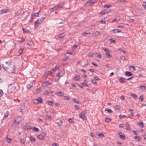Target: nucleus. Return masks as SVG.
Listing matches in <instances>:
<instances>
[{"instance_id": "7c9ffc66", "label": "nucleus", "mask_w": 146, "mask_h": 146, "mask_svg": "<svg viewBox=\"0 0 146 146\" xmlns=\"http://www.w3.org/2000/svg\"><path fill=\"white\" fill-rule=\"evenodd\" d=\"M21 12L18 11L15 13V15L16 16H19L21 14Z\"/></svg>"}, {"instance_id": "7ed1b4c3", "label": "nucleus", "mask_w": 146, "mask_h": 146, "mask_svg": "<svg viewBox=\"0 0 146 146\" xmlns=\"http://www.w3.org/2000/svg\"><path fill=\"white\" fill-rule=\"evenodd\" d=\"M64 73V72H63V71L62 70L60 73L57 74L55 78V81L57 82L59 81L60 77L62 76Z\"/></svg>"}, {"instance_id": "338daca9", "label": "nucleus", "mask_w": 146, "mask_h": 146, "mask_svg": "<svg viewBox=\"0 0 146 146\" xmlns=\"http://www.w3.org/2000/svg\"><path fill=\"white\" fill-rule=\"evenodd\" d=\"M68 121L69 123H73V121L71 118H69L68 120Z\"/></svg>"}, {"instance_id": "3c124183", "label": "nucleus", "mask_w": 146, "mask_h": 146, "mask_svg": "<svg viewBox=\"0 0 146 146\" xmlns=\"http://www.w3.org/2000/svg\"><path fill=\"white\" fill-rule=\"evenodd\" d=\"M92 83L94 84H96V80L94 79H93L91 80Z\"/></svg>"}, {"instance_id": "2f4dec72", "label": "nucleus", "mask_w": 146, "mask_h": 146, "mask_svg": "<svg viewBox=\"0 0 146 146\" xmlns=\"http://www.w3.org/2000/svg\"><path fill=\"white\" fill-rule=\"evenodd\" d=\"M62 121L60 120L57 123V124L59 126H61L62 125Z\"/></svg>"}, {"instance_id": "de8ad7c7", "label": "nucleus", "mask_w": 146, "mask_h": 146, "mask_svg": "<svg viewBox=\"0 0 146 146\" xmlns=\"http://www.w3.org/2000/svg\"><path fill=\"white\" fill-rule=\"evenodd\" d=\"M82 85L85 86H88V85L87 83H82Z\"/></svg>"}, {"instance_id": "39448f33", "label": "nucleus", "mask_w": 146, "mask_h": 146, "mask_svg": "<svg viewBox=\"0 0 146 146\" xmlns=\"http://www.w3.org/2000/svg\"><path fill=\"white\" fill-rule=\"evenodd\" d=\"M86 113V112L85 111H84L81 112L79 114L80 117L83 120H84L86 118L85 115Z\"/></svg>"}, {"instance_id": "69168bd1", "label": "nucleus", "mask_w": 146, "mask_h": 146, "mask_svg": "<svg viewBox=\"0 0 146 146\" xmlns=\"http://www.w3.org/2000/svg\"><path fill=\"white\" fill-rule=\"evenodd\" d=\"M26 128L28 129H31V126H29V125H28V126H27Z\"/></svg>"}, {"instance_id": "680f3d73", "label": "nucleus", "mask_w": 146, "mask_h": 146, "mask_svg": "<svg viewBox=\"0 0 146 146\" xmlns=\"http://www.w3.org/2000/svg\"><path fill=\"white\" fill-rule=\"evenodd\" d=\"M118 20L117 19H113L112 21H111V22L112 23V22H115V21L118 22Z\"/></svg>"}, {"instance_id": "5fc2aeb1", "label": "nucleus", "mask_w": 146, "mask_h": 146, "mask_svg": "<svg viewBox=\"0 0 146 146\" xmlns=\"http://www.w3.org/2000/svg\"><path fill=\"white\" fill-rule=\"evenodd\" d=\"M105 55L106 56H107L108 57L111 56L110 54L108 53V52L106 53L105 54Z\"/></svg>"}, {"instance_id": "6ab92c4d", "label": "nucleus", "mask_w": 146, "mask_h": 146, "mask_svg": "<svg viewBox=\"0 0 146 146\" xmlns=\"http://www.w3.org/2000/svg\"><path fill=\"white\" fill-rule=\"evenodd\" d=\"M33 86V84L31 82L27 84V87L28 89H30Z\"/></svg>"}, {"instance_id": "f257e3e1", "label": "nucleus", "mask_w": 146, "mask_h": 146, "mask_svg": "<svg viewBox=\"0 0 146 146\" xmlns=\"http://www.w3.org/2000/svg\"><path fill=\"white\" fill-rule=\"evenodd\" d=\"M64 4V2H62L61 3L58 4L56 6H54L53 7L50 9L49 10V11L50 13L54 11V10H56L59 8H60L62 7V6Z\"/></svg>"}, {"instance_id": "49530a36", "label": "nucleus", "mask_w": 146, "mask_h": 146, "mask_svg": "<svg viewBox=\"0 0 146 146\" xmlns=\"http://www.w3.org/2000/svg\"><path fill=\"white\" fill-rule=\"evenodd\" d=\"M120 108V106L119 105H117L115 106V108L117 110H119Z\"/></svg>"}, {"instance_id": "9b49d317", "label": "nucleus", "mask_w": 146, "mask_h": 146, "mask_svg": "<svg viewBox=\"0 0 146 146\" xmlns=\"http://www.w3.org/2000/svg\"><path fill=\"white\" fill-rule=\"evenodd\" d=\"M125 76H131L132 75V74L129 71H126L125 73Z\"/></svg>"}, {"instance_id": "aec40b11", "label": "nucleus", "mask_w": 146, "mask_h": 146, "mask_svg": "<svg viewBox=\"0 0 146 146\" xmlns=\"http://www.w3.org/2000/svg\"><path fill=\"white\" fill-rule=\"evenodd\" d=\"M112 31H113L114 33H118L121 32V31L119 30H117V29H114L112 30Z\"/></svg>"}, {"instance_id": "e2e57ef3", "label": "nucleus", "mask_w": 146, "mask_h": 146, "mask_svg": "<svg viewBox=\"0 0 146 146\" xmlns=\"http://www.w3.org/2000/svg\"><path fill=\"white\" fill-rule=\"evenodd\" d=\"M64 98H65L64 99L66 100H68L70 99L69 97L67 96H64Z\"/></svg>"}, {"instance_id": "4468645a", "label": "nucleus", "mask_w": 146, "mask_h": 146, "mask_svg": "<svg viewBox=\"0 0 146 146\" xmlns=\"http://www.w3.org/2000/svg\"><path fill=\"white\" fill-rule=\"evenodd\" d=\"M25 109V104H23L22 105H21V107L20 108V112L22 111L23 110Z\"/></svg>"}, {"instance_id": "dca6fc26", "label": "nucleus", "mask_w": 146, "mask_h": 146, "mask_svg": "<svg viewBox=\"0 0 146 146\" xmlns=\"http://www.w3.org/2000/svg\"><path fill=\"white\" fill-rule=\"evenodd\" d=\"M40 11V10H39L38 12H37V13H34V14H33L32 15V16L31 17V18L32 19H33V16L38 17V15H39V12Z\"/></svg>"}, {"instance_id": "ddd939ff", "label": "nucleus", "mask_w": 146, "mask_h": 146, "mask_svg": "<svg viewBox=\"0 0 146 146\" xmlns=\"http://www.w3.org/2000/svg\"><path fill=\"white\" fill-rule=\"evenodd\" d=\"M57 95L58 96H63L64 95V94L63 92H57Z\"/></svg>"}, {"instance_id": "58836bf2", "label": "nucleus", "mask_w": 146, "mask_h": 146, "mask_svg": "<svg viewBox=\"0 0 146 146\" xmlns=\"http://www.w3.org/2000/svg\"><path fill=\"white\" fill-rule=\"evenodd\" d=\"M109 40L111 43H114L115 42L114 40L112 38L110 39Z\"/></svg>"}, {"instance_id": "c756f323", "label": "nucleus", "mask_w": 146, "mask_h": 146, "mask_svg": "<svg viewBox=\"0 0 146 146\" xmlns=\"http://www.w3.org/2000/svg\"><path fill=\"white\" fill-rule=\"evenodd\" d=\"M30 138L31 139V142H33L35 141V139L32 136L30 137Z\"/></svg>"}, {"instance_id": "f03ea898", "label": "nucleus", "mask_w": 146, "mask_h": 146, "mask_svg": "<svg viewBox=\"0 0 146 146\" xmlns=\"http://www.w3.org/2000/svg\"><path fill=\"white\" fill-rule=\"evenodd\" d=\"M11 64V62L9 61L5 62L4 64H3L2 65V66L5 70H7L10 68Z\"/></svg>"}, {"instance_id": "412c9836", "label": "nucleus", "mask_w": 146, "mask_h": 146, "mask_svg": "<svg viewBox=\"0 0 146 146\" xmlns=\"http://www.w3.org/2000/svg\"><path fill=\"white\" fill-rule=\"evenodd\" d=\"M65 34L64 33H63L59 35V38L60 39H62L65 36Z\"/></svg>"}, {"instance_id": "4be33fe9", "label": "nucleus", "mask_w": 146, "mask_h": 146, "mask_svg": "<svg viewBox=\"0 0 146 146\" xmlns=\"http://www.w3.org/2000/svg\"><path fill=\"white\" fill-rule=\"evenodd\" d=\"M131 96L133 97L135 99H137L138 98L137 96L135 94L131 93Z\"/></svg>"}, {"instance_id": "052dcab7", "label": "nucleus", "mask_w": 146, "mask_h": 146, "mask_svg": "<svg viewBox=\"0 0 146 146\" xmlns=\"http://www.w3.org/2000/svg\"><path fill=\"white\" fill-rule=\"evenodd\" d=\"M21 142L23 143L24 145L25 144V141L23 139H21Z\"/></svg>"}, {"instance_id": "cd10ccee", "label": "nucleus", "mask_w": 146, "mask_h": 146, "mask_svg": "<svg viewBox=\"0 0 146 146\" xmlns=\"http://www.w3.org/2000/svg\"><path fill=\"white\" fill-rule=\"evenodd\" d=\"M105 111H107L109 113H112L113 112L110 109H107L106 108L105 109Z\"/></svg>"}, {"instance_id": "c03bdc74", "label": "nucleus", "mask_w": 146, "mask_h": 146, "mask_svg": "<svg viewBox=\"0 0 146 146\" xmlns=\"http://www.w3.org/2000/svg\"><path fill=\"white\" fill-rule=\"evenodd\" d=\"M104 8H108L110 7H111V5H107L106 4L104 6Z\"/></svg>"}, {"instance_id": "f3484780", "label": "nucleus", "mask_w": 146, "mask_h": 146, "mask_svg": "<svg viewBox=\"0 0 146 146\" xmlns=\"http://www.w3.org/2000/svg\"><path fill=\"white\" fill-rule=\"evenodd\" d=\"M22 30L23 31V33H30V31L28 29H25L24 28H22Z\"/></svg>"}, {"instance_id": "0eeeda50", "label": "nucleus", "mask_w": 146, "mask_h": 146, "mask_svg": "<svg viewBox=\"0 0 146 146\" xmlns=\"http://www.w3.org/2000/svg\"><path fill=\"white\" fill-rule=\"evenodd\" d=\"M118 135H119L120 138L123 140H124L125 139V135L123 133L122 134L121 133H119L118 134Z\"/></svg>"}, {"instance_id": "c85d7f7f", "label": "nucleus", "mask_w": 146, "mask_h": 146, "mask_svg": "<svg viewBox=\"0 0 146 146\" xmlns=\"http://www.w3.org/2000/svg\"><path fill=\"white\" fill-rule=\"evenodd\" d=\"M138 123L139 125H141L142 127H144V124L142 121H139Z\"/></svg>"}, {"instance_id": "864d4df0", "label": "nucleus", "mask_w": 146, "mask_h": 146, "mask_svg": "<svg viewBox=\"0 0 146 146\" xmlns=\"http://www.w3.org/2000/svg\"><path fill=\"white\" fill-rule=\"evenodd\" d=\"M73 100L75 102H76L78 104H79V101H76V99L75 98H73Z\"/></svg>"}, {"instance_id": "a878e982", "label": "nucleus", "mask_w": 146, "mask_h": 146, "mask_svg": "<svg viewBox=\"0 0 146 146\" xmlns=\"http://www.w3.org/2000/svg\"><path fill=\"white\" fill-rule=\"evenodd\" d=\"M111 118H106L105 119V121L107 123H109L111 121Z\"/></svg>"}, {"instance_id": "13d9d810", "label": "nucleus", "mask_w": 146, "mask_h": 146, "mask_svg": "<svg viewBox=\"0 0 146 146\" xmlns=\"http://www.w3.org/2000/svg\"><path fill=\"white\" fill-rule=\"evenodd\" d=\"M133 133L134 135H137L138 134V133H137V131H136L135 130H133Z\"/></svg>"}, {"instance_id": "ea45409f", "label": "nucleus", "mask_w": 146, "mask_h": 146, "mask_svg": "<svg viewBox=\"0 0 146 146\" xmlns=\"http://www.w3.org/2000/svg\"><path fill=\"white\" fill-rule=\"evenodd\" d=\"M98 135L99 137H104V134H103V133H99L98 134Z\"/></svg>"}, {"instance_id": "473e14b6", "label": "nucleus", "mask_w": 146, "mask_h": 146, "mask_svg": "<svg viewBox=\"0 0 146 146\" xmlns=\"http://www.w3.org/2000/svg\"><path fill=\"white\" fill-rule=\"evenodd\" d=\"M134 139H138L137 141H139L141 139V137H140L139 136H136L134 137Z\"/></svg>"}, {"instance_id": "a19ab883", "label": "nucleus", "mask_w": 146, "mask_h": 146, "mask_svg": "<svg viewBox=\"0 0 146 146\" xmlns=\"http://www.w3.org/2000/svg\"><path fill=\"white\" fill-rule=\"evenodd\" d=\"M80 79V77L79 76H75L74 77V79L75 80H78Z\"/></svg>"}, {"instance_id": "72a5a7b5", "label": "nucleus", "mask_w": 146, "mask_h": 146, "mask_svg": "<svg viewBox=\"0 0 146 146\" xmlns=\"http://www.w3.org/2000/svg\"><path fill=\"white\" fill-rule=\"evenodd\" d=\"M33 130L35 131L36 132H38L39 131V130L38 128L35 127H34V128L32 129Z\"/></svg>"}, {"instance_id": "393cba45", "label": "nucleus", "mask_w": 146, "mask_h": 146, "mask_svg": "<svg viewBox=\"0 0 146 146\" xmlns=\"http://www.w3.org/2000/svg\"><path fill=\"white\" fill-rule=\"evenodd\" d=\"M20 121V120H18L17 119H15L14 120V121L13 122V123L14 124H15L16 123H17V125H18L19 124Z\"/></svg>"}, {"instance_id": "c9c22d12", "label": "nucleus", "mask_w": 146, "mask_h": 146, "mask_svg": "<svg viewBox=\"0 0 146 146\" xmlns=\"http://www.w3.org/2000/svg\"><path fill=\"white\" fill-rule=\"evenodd\" d=\"M90 34V32H84L82 34V35L83 36H86V35L89 34Z\"/></svg>"}, {"instance_id": "79ce46f5", "label": "nucleus", "mask_w": 146, "mask_h": 146, "mask_svg": "<svg viewBox=\"0 0 146 146\" xmlns=\"http://www.w3.org/2000/svg\"><path fill=\"white\" fill-rule=\"evenodd\" d=\"M119 117L120 118H123V117H126V116L125 115H123L122 114H121L119 115Z\"/></svg>"}, {"instance_id": "6e6d98bb", "label": "nucleus", "mask_w": 146, "mask_h": 146, "mask_svg": "<svg viewBox=\"0 0 146 146\" xmlns=\"http://www.w3.org/2000/svg\"><path fill=\"white\" fill-rule=\"evenodd\" d=\"M103 50H104L105 52H110V51H109L108 50H109L108 49H107V48H103Z\"/></svg>"}, {"instance_id": "f704fd0d", "label": "nucleus", "mask_w": 146, "mask_h": 146, "mask_svg": "<svg viewBox=\"0 0 146 146\" xmlns=\"http://www.w3.org/2000/svg\"><path fill=\"white\" fill-rule=\"evenodd\" d=\"M144 99L143 95H141L139 97V100L141 102L143 101Z\"/></svg>"}, {"instance_id": "a211bd4d", "label": "nucleus", "mask_w": 146, "mask_h": 146, "mask_svg": "<svg viewBox=\"0 0 146 146\" xmlns=\"http://www.w3.org/2000/svg\"><path fill=\"white\" fill-rule=\"evenodd\" d=\"M108 12H109L107 10H104L100 13L99 14L104 15L106 13H108Z\"/></svg>"}, {"instance_id": "20e7f679", "label": "nucleus", "mask_w": 146, "mask_h": 146, "mask_svg": "<svg viewBox=\"0 0 146 146\" xmlns=\"http://www.w3.org/2000/svg\"><path fill=\"white\" fill-rule=\"evenodd\" d=\"M45 17H42L39 19L37 20L35 22V27L36 28H37L38 25L41 23L42 21L44 20Z\"/></svg>"}, {"instance_id": "0e129e2a", "label": "nucleus", "mask_w": 146, "mask_h": 146, "mask_svg": "<svg viewBox=\"0 0 146 146\" xmlns=\"http://www.w3.org/2000/svg\"><path fill=\"white\" fill-rule=\"evenodd\" d=\"M48 76V74L46 73H45L43 75V77L46 78Z\"/></svg>"}, {"instance_id": "b1692460", "label": "nucleus", "mask_w": 146, "mask_h": 146, "mask_svg": "<svg viewBox=\"0 0 146 146\" xmlns=\"http://www.w3.org/2000/svg\"><path fill=\"white\" fill-rule=\"evenodd\" d=\"M123 79V77H120L119 78V81L120 83H123L124 82H126Z\"/></svg>"}, {"instance_id": "9d476101", "label": "nucleus", "mask_w": 146, "mask_h": 146, "mask_svg": "<svg viewBox=\"0 0 146 146\" xmlns=\"http://www.w3.org/2000/svg\"><path fill=\"white\" fill-rule=\"evenodd\" d=\"M9 12L8 9H4L0 11V14H2L3 13H6Z\"/></svg>"}, {"instance_id": "bb28decb", "label": "nucleus", "mask_w": 146, "mask_h": 146, "mask_svg": "<svg viewBox=\"0 0 146 146\" xmlns=\"http://www.w3.org/2000/svg\"><path fill=\"white\" fill-rule=\"evenodd\" d=\"M23 49H24V48H20V49H19V54H21L22 53Z\"/></svg>"}, {"instance_id": "774afa93", "label": "nucleus", "mask_w": 146, "mask_h": 146, "mask_svg": "<svg viewBox=\"0 0 146 146\" xmlns=\"http://www.w3.org/2000/svg\"><path fill=\"white\" fill-rule=\"evenodd\" d=\"M42 135H43V136H44V137L46 135V133L45 132H42Z\"/></svg>"}, {"instance_id": "bf43d9fd", "label": "nucleus", "mask_w": 146, "mask_h": 146, "mask_svg": "<svg viewBox=\"0 0 146 146\" xmlns=\"http://www.w3.org/2000/svg\"><path fill=\"white\" fill-rule=\"evenodd\" d=\"M143 7H144L145 8V7H146V2H143Z\"/></svg>"}, {"instance_id": "423d86ee", "label": "nucleus", "mask_w": 146, "mask_h": 146, "mask_svg": "<svg viewBox=\"0 0 146 146\" xmlns=\"http://www.w3.org/2000/svg\"><path fill=\"white\" fill-rule=\"evenodd\" d=\"M97 0H90L88 2H87L85 5L86 6L91 5L92 4H93L97 1Z\"/></svg>"}, {"instance_id": "4d7b16f0", "label": "nucleus", "mask_w": 146, "mask_h": 146, "mask_svg": "<svg viewBox=\"0 0 146 146\" xmlns=\"http://www.w3.org/2000/svg\"><path fill=\"white\" fill-rule=\"evenodd\" d=\"M53 103L51 101H48V105L49 106H52L53 104Z\"/></svg>"}, {"instance_id": "5701e85b", "label": "nucleus", "mask_w": 146, "mask_h": 146, "mask_svg": "<svg viewBox=\"0 0 146 146\" xmlns=\"http://www.w3.org/2000/svg\"><path fill=\"white\" fill-rule=\"evenodd\" d=\"M37 137L38 138L40 139H44V136L42 134L38 135L37 136Z\"/></svg>"}, {"instance_id": "1a4fd4ad", "label": "nucleus", "mask_w": 146, "mask_h": 146, "mask_svg": "<svg viewBox=\"0 0 146 146\" xmlns=\"http://www.w3.org/2000/svg\"><path fill=\"white\" fill-rule=\"evenodd\" d=\"M35 101H37V102L38 103H36L37 104H38L39 103H42V99L41 97H39L36 99H35Z\"/></svg>"}, {"instance_id": "f8f14e48", "label": "nucleus", "mask_w": 146, "mask_h": 146, "mask_svg": "<svg viewBox=\"0 0 146 146\" xmlns=\"http://www.w3.org/2000/svg\"><path fill=\"white\" fill-rule=\"evenodd\" d=\"M16 71V66L14 65L12 68V70L11 72L12 73L15 74V71Z\"/></svg>"}, {"instance_id": "e433bc0d", "label": "nucleus", "mask_w": 146, "mask_h": 146, "mask_svg": "<svg viewBox=\"0 0 146 146\" xmlns=\"http://www.w3.org/2000/svg\"><path fill=\"white\" fill-rule=\"evenodd\" d=\"M145 86L144 85H141L140 86V88L142 89V90H145Z\"/></svg>"}, {"instance_id": "a18cd8bd", "label": "nucleus", "mask_w": 146, "mask_h": 146, "mask_svg": "<svg viewBox=\"0 0 146 146\" xmlns=\"http://www.w3.org/2000/svg\"><path fill=\"white\" fill-rule=\"evenodd\" d=\"M121 59L123 61H124L125 60V58L123 56H121L120 57Z\"/></svg>"}, {"instance_id": "6e6552de", "label": "nucleus", "mask_w": 146, "mask_h": 146, "mask_svg": "<svg viewBox=\"0 0 146 146\" xmlns=\"http://www.w3.org/2000/svg\"><path fill=\"white\" fill-rule=\"evenodd\" d=\"M43 84L45 87H47L50 86L52 83L50 82H48V81H46L44 82Z\"/></svg>"}, {"instance_id": "603ef678", "label": "nucleus", "mask_w": 146, "mask_h": 146, "mask_svg": "<svg viewBox=\"0 0 146 146\" xmlns=\"http://www.w3.org/2000/svg\"><path fill=\"white\" fill-rule=\"evenodd\" d=\"M11 46H13V47L12 48L13 49H14L15 47V43H13L11 44Z\"/></svg>"}, {"instance_id": "09e8293b", "label": "nucleus", "mask_w": 146, "mask_h": 146, "mask_svg": "<svg viewBox=\"0 0 146 146\" xmlns=\"http://www.w3.org/2000/svg\"><path fill=\"white\" fill-rule=\"evenodd\" d=\"M94 54L92 52H90L89 53L88 56L90 57H92L93 56Z\"/></svg>"}, {"instance_id": "8fccbe9b", "label": "nucleus", "mask_w": 146, "mask_h": 146, "mask_svg": "<svg viewBox=\"0 0 146 146\" xmlns=\"http://www.w3.org/2000/svg\"><path fill=\"white\" fill-rule=\"evenodd\" d=\"M9 114V112L7 111L6 113H5L4 117H7Z\"/></svg>"}, {"instance_id": "2eb2a0df", "label": "nucleus", "mask_w": 146, "mask_h": 146, "mask_svg": "<svg viewBox=\"0 0 146 146\" xmlns=\"http://www.w3.org/2000/svg\"><path fill=\"white\" fill-rule=\"evenodd\" d=\"M125 126L126 127L125 129L127 130H129L130 129V127L129 126V124L126 122L125 123Z\"/></svg>"}, {"instance_id": "4c0bfd02", "label": "nucleus", "mask_w": 146, "mask_h": 146, "mask_svg": "<svg viewBox=\"0 0 146 146\" xmlns=\"http://www.w3.org/2000/svg\"><path fill=\"white\" fill-rule=\"evenodd\" d=\"M42 90V89L40 87L38 88L36 90V91L37 93H39Z\"/></svg>"}, {"instance_id": "37998d69", "label": "nucleus", "mask_w": 146, "mask_h": 146, "mask_svg": "<svg viewBox=\"0 0 146 146\" xmlns=\"http://www.w3.org/2000/svg\"><path fill=\"white\" fill-rule=\"evenodd\" d=\"M103 19H104V20H102L100 21V23L102 24H105L106 21L104 20L105 18H104Z\"/></svg>"}]
</instances>
